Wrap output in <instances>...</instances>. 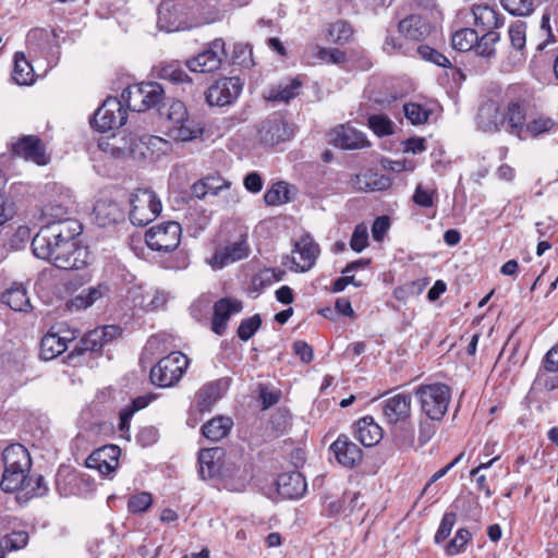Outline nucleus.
Wrapping results in <instances>:
<instances>
[{"label":"nucleus","mask_w":558,"mask_h":558,"mask_svg":"<svg viewBox=\"0 0 558 558\" xmlns=\"http://www.w3.org/2000/svg\"><path fill=\"white\" fill-rule=\"evenodd\" d=\"M153 502V495L148 492L134 494L128 500V511L132 514L144 513L151 507Z\"/></svg>","instance_id":"864d4df0"},{"label":"nucleus","mask_w":558,"mask_h":558,"mask_svg":"<svg viewBox=\"0 0 558 558\" xmlns=\"http://www.w3.org/2000/svg\"><path fill=\"white\" fill-rule=\"evenodd\" d=\"M474 24L483 32H497L504 24V17L487 4H475L472 7Z\"/></svg>","instance_id":"2f4dec72"},{"label":"nucleus","mask_w":558,"mask_h":558,"mask_svg":"<svg viewBox=\"0 0 558 558\" xmlns=\"http://www.w3.org/2000/svg\"><path fill=\"white\" fill-rule=\"evenodd\" d=\"M233 64L242 68H251L254 65L252 47L248 44L238 43L233 46L231 56Z\"/></svg>","instance_id":"6e6d98bb"},{"label":"nucleus","mask_w":558,"mask_h":558,"mask_svg":"<svg viewBox=\"0 0 558 558\" xmlns=\"http://www.w3.org/2000/svg\"><path fill=\"white\" fill-rule=\"evenodd\" d=\"M223 450L219 447L203 449L198 456L199 473L205 478H213L219 475Z\"/></svg>","instance_id":"473e14b6"},{"label":"nucleus","mask_w":558,"mask_h":558,"mask_svg":"<svg viewBox=\"0 0 558 558\" xmlns=\"http://www.w3.org/2000/svg\"><path fill=\"white\" fill-rule=\"evenodd\" d=\"M258 134L260 142L267 146H275L290 138L288 123L280 116H274L263 121Z\"/></svg>","instance_id":"5701e85b"},{"label":"nucleus","mask_w":558,"mask_h":558,"mask_svg":"<svg viewBox=\"0 0 558 558\" xmlns=\"http://www.w3.org/2000/svg\"><path fill=\"white\" fill-rule=\"evenodd\" d=\"M1 302L15 312H29L32 308L27 291L21 283H13L3 291Z\"/></svg>","instance_id":"f704fd0d"},{"label":"nucleus","mask_w":558,"mask_h":558,"mask_svg":"<svg viewBox=\"0 0 558 558\" xmlns=\"http://www.w3.org/2000/svg\"><path fill=\"white\" fill-rule=\"evenodd\" d=\"M129 218L132 225L144 227L154 221L161 213L162 205L150 189H137L130 195Z\"/></svg>","instance_id":"423d86ee"},{"label":"nucleus","mask_w":558,"mask_h":558,"mask_svg":"<svg viewBox=\"0 0 558 558\" xmlns=\"http://www.w3.org/2000/svg\"><path fill=\"white\" fill-rule=\"evenodd\" d=\"M243 85L239 76L219 78L208 87L206 101L209 106H229L239 98Z\"/></svg>","instance_id":"f8f14e48"},{"label":"nucleus","mask_w":558,"mask_h":558,"mask_svg":"<svg viewBox=\"0 0 558 558\" xmlns=\"http://www.w3.org/2000/svg\"><path fill=\"white\" fill-rule=\"evenodd\" d=\"M28 542V534L25 531H16L11 534L3 536L0 539V549L2 556H5L7 551L19 550L26 546Z\"/></svg>","instance_id":"3c124183"},{"label":"nucleus","mask_w":558,"mask_h":558,"mask_svg":"<svg viewBox=\"0 0 558 558\" xmlns=\"http://www.w3.org/2000/svg\"><path fill=\"white\" fill-rule=\"evenodd\" d=\"M100 331L95 328L94 330L88 331L84 335L80 342V347H75L73 352H85V351H98L100 350L106 342L104 341L102 337H100Z\"/></svg>","instance_id":"13d9d810"},{"label":"nucleus","mask_w":558,"mask_h":558,"mask_svg":"<svg viewBox=\"0 0 558 558\" xmlns=\"http://www.w3.org/2000/svg\"><path fill=\"white\" fill-rule=\"evenodd\" d=\"M109 293V286L100 282L96 286L85 288L66 301V308L71 312H78L93 306Z\"/></svg>","instance_id":"393cba45"},{"label":"nucleus","mask_w":558,"mask_h":558,"mask_svg":"<svg viewBox=\"0 0 558 558\" xmlns=\"http://www.w3.org/2000/svg\"><path fill=\"white\" fill-rule=\"evenodd\" d=\"M329 449L337 462L344 468H354L363 457L362 449L345 435H340Z\"/></svg>","instance_id":"412c9836"},{"label":"nucleus","mask_w":558,"mask_h":558,"mask_svg":"<svg viewBox=\"0 0 558 558\" xmlns=\"http://www.w3.org/2000/svg\"><path fill=\"white\" fill-rule=\"evenodd\" d=\"M75 338L63 325L53 326L41 339L40 357L50 361L68 349V343Z\"/></svg>","instance_id":"4468645a"},{"label":"nucleus","mask_w":558,"mask_h":558,"mask_svg":"<svg viewBox=\"0 0 558 558\" xmlns=\"http://www.w3.org/2000/svg\"><path fill=\"white\" fill-rule=\"evenodd\" d=\"M201 9L198 0H162L157 26L167 33L191 29L199 24L197 15Z\"/></svg>","instance_id":"f03ea898"},{"label":"nucleus","mask_w":558,"mask_h":558,"mask_svg":"<svg viewBox=\"0 0 558 558\" xmlns=\"http://www.w3.org/2000/svg\"><path fill=\"white\" fill-rule=\"evenodd\" d=\"M81 232V225L73 219H65L41 228L32 241L33 253L36 257L52 264L53 257L58 253V246L63 240L62 236L69 239L80 235Z\"/></svg>","instance_id":"7ed1b4c3"},{"label":"nucleus","mask_w":558,"mask_h":558,"mask_svg":"<svg viewBox=\"0 0 558 558\" xmlns=\"http://www.w3.org/2000/svg\"><path fill=\"white\" fill-rule=\"evenodd\" d=\"M189 366V359L181 352H172L159 360L150 369V380L161 388L174 386Z\"/></svg>","instance_id":"0eeeda50"},{"label":"nucleus","mask_w":558,"mask_h":558,"mask_svg":"<svg viewBox=\"0 0 558 558\" xmlns=\"http://www.w3.org/2000/svg\"><path fill=\"white\" fill-rule=\"evenodd\" d=\"M226 58V43L222 38H216L195 57L187 59L185 65L195 73H213L221 68Z\"/></svg>","instance_id":"6e6552de"},{"label":"nucleus","mask_w":558,"mask_h":558,"mask_svg":"<svg viewBox=\"0 0 558 558\" xmlns=\"http://www.w3.org/2000/svg\"><path fill=\"white\" fill-rule=\"evenodd\" d=\"M330 142L342 149H360L368 146L366 136L349 124H341L330 133Z\"/></svg>","instance_id":"4be33fe9"},{"label":"nucleus","mask_w":558,"mask_h":558,"mask_svg":"<svg viewBox=\"0 0 558 558\" xmlns=\"http://www.w3.org/2000/svg\"><path fill=\"white\" fill-rule=\"evenodd\" d=\"M422 411L434 421H439L446 414L451 392L450 388L441 383L420 385L415 390Z\"/></svg>","instance_id":"39448f33"},{"label":"nucleus","mask_w":558,"mask_h":558,"mask_svg":"<svg viewBox=\"0 0 558 558\" xmlns=\"http://www.w3.org/2000/svg\"><path fill=\"white\" fill-rule=\"evenodd\" d=\"M12 78L17 85H31L34 82L33 68L21 52L14 56Z\"/></svg>","instance_id":"a19ab883"},{"label":"nucleus","mask_w":558,"mask_h":558,"mask_svg":"<svg viewBox=\"0 0 558 558\" xmlns=\"http://www.w3.org/2000/svg\"><path fill=\"white\" fill-rule=\"evenodd\" d=\"M417 52L421 56L422 59L429 61L438 66L441 68H450L451 62L450 60L442 54L441 52L435 50L434 48L429 46H420L417 48Z\"/></svg>","instance_id":"0e129e2a"},{"label":"nucleus","mask_w":558,"mask_h":558,"mask_svg":"<svg viewBox=\"0 0 558 558\" xmlns=\"http://www.w3.org/2000/svg\"><path fill=\"white\" fill-rule=\"evenodd\" d=\"M136 136L118 133L99 142V148L114 158L136 159Z\"/></svg>","instance_id":"a211bd4d"},{"label":"nucleus","mask_w":558,"mask_h":558,"mask_svg":"<svg viewBox=\"0 0 558 558\" xmlns=\"http://www.w3.org/2000/svg\"><path fill=\"white\" fill-rule=\"evenodd\" d=\"M155 75L163 81L173 84H189L192 85L191 77L182 69L179 61L161 62L154 68Z\"/></svg>","instance_id":"e433bc0d"},{"label":"nucleus","mask_w":558,"mask_h":558,"mask_svg":"<svg viewBox=\"0 0 558 558\" xmlns=\"http://www.w3.org/2000/svg\"><path fill=\"white\" fill-rule=\"evenodd\" d=\"M128 119V112L122 101L117 97H108L96 110L90 124L99 132H107L122 126Z\"/></svg>","instance_id":"9d476101"},{"label":"nucleus","mask_w":558,"mask_h":558,"mask_svg":"<svg viewBox=\"0 0 558 558\" xmlns=\"http://www.w3.org/2000/svg\"><path fill=\"white\" fill-rule=\"evenodd\" d=\"M267 205L278 206L290 202V189L284 182L275 183L264 195Z\"/></svg>","instance_id":"8fccbe9b"},{"label":"nucleus","mask_w":558,"mask_h":558,"mask_svg":"<svg viewBox=\"0 0 558 558\" xmlns=\"http://www.w3.org/2000/svg\"><path fill=\"white\" fill-rule=\"evenodd\" d=\"M507 132L520 140H524V126H526V102L521 99L511 100L507 112L504 113Z\"/></svg>","instance_id":"a878e982"},{"label":"nucleus","mask_w":558,"mask_h":558,"mask_svg":"<svg viewBox=\"0 0 558 558\" xmlns=\"http://www.w3.org/2000/svg\"><path fill=\"white\" fill-rule=\"evenodd\" d=\"M136 160H156L168 155L172 144L156 135L144 134L136 136Z\"/></svg>","instance_id":"f3484780"},{"label":"nucleus","mask_w":558,"mask_h":558,"mask_svg":"<svg viewBox=\"0 0 558 558\" xmlns=\"http://www.w3.org/2000/svg\"><path fill=\"white\" fill-rule=\"evenodd\" d=\"M278 494L286 499H298L304 496L307 483L299 471L286 472L276 481Z\"/></svg>","instance_id":"b1692460"},{"label":"nucleus","mask_w":558,"mask_h":558,"mask_svg":"<svg viewBox=\"0 0 558 558\" xmlns=\"http://www.w3.org/2000/svg\"><path fill=\"white\" fill-rule=\"evenodd\" d=\"M477 32L473 28H461L453 33L451 37L452 47L459 51L473 50L477 40Z\"/></svg>","instance_id":"a18cd8bd"},{"label":"nucleus","mask_w":558,"mask_h":558,"mask_svg":"<svg viewBox=\"0 0 558 558\" xmlns=\"http://www.w3.org/2000/svg\"><path fill=\"white\" fill-rule=\"evenodd\" d=\"M319 254L318 243L310 234L302 235L293 245L291 270L295 272L311 270L315 266Z\"/></svg>","instance_id":"ddd939ff"},{"label":"nucleus","mask_w":558,"mask_h":558,"mask_svg":"<svg viewBox=\"0 0 558 558\" xmlns=\"http://www.w3.org/2000/svg\"><path fill=\"white\" fill-rule=\"evenodd\" d=\"M142 88L144 105H146L145 111L157 107L163 100L165 90L161 84L157 82L142 83Z\"/></svg>","instance_id":"de8ad7c7"},{"label":"nucleus","mask_w":558,"mask_h":558,"mask_svg":"<svg viewBox=\"0 0 558 558\" xmlns=\"http://www.w3.org/2000/svg\"><path fill=\"white\" fill-rule=\"evenodd\" d=\"M302 61L307 65L317 63L340 64L345 61V53L336 48L310 45L303 51Z\"/></svg>","instance_id":"bb28decb"},{"label":"nucleus","mask_w":558,"mask_h":558,"mask_svg":"<svg viewBox=\"0 0 558 558\" xmlns=\"http://www.w3.org/2000/svg\"><path fill=\"white\" fill-rule=\"evenodd\" d=\"M505 124L504 112L495 100L485 101L478 109L477 125L484 132H498Z\"/></svg>","instance_id":"cd10ccee"},{"label":"nucleus","mask_w":558,"mask_h":558,"mask_svg":"<svg viewBox=\"0 0 558 558\" xmlns=\"http://www.w3.org/2000/svg\"><path fill=\"white\" fill-rule=\"evenodd\" d=\"M368 126L378 136H386L393 133V123L385 114L369 116Z\"/></svg>","instance_id":"bf43d9fd"},{"label":"nucleus","mask_w":558,"mask_h":558,"mask_svg":"<svg viewBox=\"0 0 558 558\" xmlns=\"http://www.w3.org/2000/svg\"><path fill=\"white\" fill-rule=\"evenodd\" d=\"M301 85L302 84L299 78H292L284 85L280 84L277 88H271L268 92L266 99L270 101L288 102L299 94Z\"/></svg>","instance_id":"79ce46f5"},{"label":"nucleus","mask_w":558,"mask_h":558,"mask_svg":"<svg viewBox=\"0 0 558 558\" xmlns=\"http://www.w3.org/2000/svg\"><path fill=\"white\" fill-rule=\"evenodd\" d=\"M232 426L231 417L218 415L202 426V434L210 441H219L229 435Z\"/></svg>","instance_id":"4c0bfd02"},{"label":"nucleus","mask_w":558,"mask_h":558,"mask_svg":"<svg viewBox=\"0 0 558 558\" xmlns=\"http://www.w3.org/2000/svg\"><path fill=\"white\" fill-rule=\"evenodd\" d=\"M250 246L245 239L217 248L208 264L218 270L248 256Z\"/></svg>","instance_id":"6ab92c4d"},{"label":"nucleus","mask_w":558,"mask_h":558,"mask_svg":"<svg viewBox=\"0 0 558 558\" xmlns=\"http://www.w3.org/2000/svg\"><path fill=\"white\" fill-rule=\"evenodd\" d=\"M437 196L438 193L436 189L425 187L422 183H418L413 193L412 201L420 207L428 208L434 206Z\"/></svg>","instance_id":"4d7b16f0"},{"label":"nucleus","mask_w":558,"mask_h":558,"mask_svg":"<svg viewBox=\"0 0 558 558\" xmlns=\"http://www.w3.org/2000/svg\"><path fill=\"white\" fill-rule=\"evenodd\" d=\"M142 88L144 105H146L145 111L157 107L163 100L165 90L161 84L157 82L142 83Z\"/></svg>","instance_id":"09e8293b"},{"label":"nucleus","mask_w":558,"mask_h":558,"mask_svg":"<svg viewBox=\"0 0 558 558\" xmlns=\"http://www.w3.org/2000/svg\"><path fill=\"white\" fill-rule=\"evenodd\" d=\"M167 301V293L156 289L146 291L145 294L141 296V301L136 302V305H140L146 311H155L162 307Z\"/></svg>","instance_id":"603ef678"},{"label":"nucleus","mask_w":558,"mask_h":558,"mask_svg":"<svg viewBox=\"0 0 558 558\" xmlns=\"http://www.w3.org/2000/svg\"><path fill=\"white\" fill-rule=\"evenodd\" d=\"M166 116L168 135L174 141H193L203 134L202 126L189 117L187 109L181 100H173Z\"/></svg>","instance_id":"20e7f679"},{"label":"nucleus","mask_w":558,"mask_h":558,"mask_svg":"<svg viewBox=\"0 0 558 558\" xmlns=\"http://www.w3.org/2000/svg\"><path fill=\"white\" fill-rule=\"evenodd\" d=\"M3 474L0 487L5 493L21 490L17 500L26 502L34 497L45 496L49 488L43 475H29L32 459L21 444H11L2 451Z\"/></svg>","instance_id":"f257e3e1"},{"label":"nucleus","mask_w":558,"mask_h":558,"mask_svg":"<svg viewBox=\"0 0 558 558\" xmlns=\"http://www.w3.org/2000/svg\"><path fill=\"white\" fill-rule=\"evenodd\" d=\"M404 116L414 125H420L428 120L429 112L423 106L409 102L403 106Z\"/></svg>","instance_id":"680f3d73"},{"label":"nucleus","mask_w":558,"mask_h":558,"mask_svg":"<svg viewBox=\"0 0 558 558\" xmlns=\"http://www.w3.org/2000/svg\"><path fill=\"white\" fill-rule=\"evenodd\" d=\"M557 128V122L549 117H538L524 126V140L529 136L536 137L544 133H549Z\"/></svg>","instance_id":"49530a36"},{"label":"nucleus","mask_w":558,"mask_h":558,"mask_svg":"<svg viewBox=\"0 0 558 558\" xmlns=\"http://www.w3.org/2000/svg\"><path fill=\"white\" fill-rule=\"evenodd\" d=\"M502 8L512 15L526 16L534 11L533 0H501Z\"/></svg>","instance_id":"052dcab7"},{"label":"nucleus","mask_w":558,"mask_h":558,"mask_svg":"<svg viewBox=\"0 0 558 558\" xmlns=\"http://www.w3.org/2000/svg\"><path fill=\"white\" fill-rule=\"evenodd\" d=\"M368 245V229L365 223H359L352 233L350 246L354 252H362Z\"/></svg>","instance_id":"338daca9"},{"label":"nucleus","mask_w":558,"mask_h":558,"mask_svg":"<svg viewBox=\"0 0 558 558\" xmlns=\"http://www.w3.org/2000/svg\"><path fill=\"white\" fill-rule=\"evenodd\" d=\"M227 389L228 380L225 378L204 385L195 396V402L198 411L209 412Z\"/></svg>","instance_id":"c756f323"},{"label":"nucleus","mask_w":558,"mask_h":558,"mask_svg":"<svg viewBox=\"0 0 558 558\" xmlns=\"http://www.w3.org/2000/svg\"><path fill=\"white\" fill-rule=\"evenodd\" d=\"M181 235L182 228L179 222L166 221L149 228L145 233V242L153 251L168 253L179 246Z\"/></svg>","instance_id":"1a4fd4ad"},{"label":"nucleus","mask_w":558,"mask_h":558,"mask_svg":"<svg viewBox=\"0 0 558 558\" xmlns=\"http://www.w3.org/2000/svg\"><path fill=\"white\" fill-rule=\"evenodd\" d=\"M12 151L14 155L35 162L38 166H46L49 162L44 143L35 135L22 136L17 142L12 144Z\"/></svg>","instance_id":"dca6fc26"},{"label":"nucleus","mask_w":558,"mask_h":558,"mask_svg":"<svg viewBox=\"0 0 558 558\" xmlns=\"http://www.w3.org/2000/svg\"><path fill=\"white\" fill-rule=\"evenodd\" d=\"M390 228V220L387 216L377 217L372 226L373 239L380 242Z\"/></svg>","instance_id":"774afa93"},{"label":"nucleus","mask_w":558,"mask_h":558,"mask_svg":"<svg viewBox=\"0 0 558 558\" xmlns=\"http://www.w3.org/2000/svg\"><path fill=\"white\" fill-rule=\"evenodd\" d=\"M243 302L236 298H222L215 302L213 307L211 330L218 336H222L232 315L241 313Z\"/></svg>","instance_id":"2eb2a0df"},{"label":"nucleus","mask_w":558,"mask_h":558,"mask_svg":"<svg viewBox=\"0 0 558 558\" xmlns=\"http://www.w3.org/2000/svg\"><path fill=\"white\" fill-rule=\"evenodd\" d=\"M472 535L469 530L461 527L459 529L454 537L447 543L445 546V553L448 556H456L462 553L466 546V544L471 541Z\"/></svg>","instance_id":"5fc2aeb1"},{"label":"nucleus","mask_w":558,"mask_h":558,"mask_svg":"<svg viewBox=\"0 0 558 558\" xmlns=\"http://www.w3.org/2000/svg\"><path fill=\"white\" fill-rule=\"evenodd\" d=\"M353 35V29L351 25L342 20H338L333 23L328 24L323 29L324 39L327 43L343 45L350 40Z\"/></svg>","instance_id":"ea45409f"},{"label":"nucleus","mask_w":558,"mask_h":558,"mask_svg":"<svg viewBox=\"0 0 558 558\" xmlns=\"http://www.w3.org/2000/svg\"><path fill=\"white\" fill-rule=\"evenodd\" d=\"M508 39L518 60L523 61L525 59L526 23L523 21L512 22L508 27Z\"/></svg>","instance_id":"58836bf2"},{"label":"nucleus","mask_w":558,"mask_h":558,"mask_svg":"<svg viewBox=\"0 0 558 558\" xmlns=\"http://www.w3.org/2000/svg\"><path fill=\"white\" fill-rule=\"evenodd\" d=\"M121 450L116 445L104 446L95 450L86 460V465L98 470L102 475H109L119 465Z\"/></svg>","instance_id":"aec40b11"},{"label":"nucleus","mask_w":558,"mask_h":558,"mask_svg":"<svg viewBox=\"0 0 558 558\" xmlns=\"http://www.w3.org/2000/svg\"><path fill=\"white\" fill-rule=\"evenodd\" d=\"M499 40L500 34L498 32H486L481 37L477 35L473 51L476 56L490 59L496 54L495 45Z\"/></svg>","instance_id":"37998d69"},{"label":"nucleus","mask_w":558,"mask_h":558,"mask_svg":"<svg viewBox=\"0 0 558 558\" xmlns=\"http://www.w3.org/2000/svg\"><path fill=\"white\" fill-rule=\"evenodd\" d=\"M457 522V514L454 512H446L442 515L438 530L435 534L434 541L436 544L442 543L449 537L451 531Z\"/></svg>","instance_id":"69168bd1"},{"label":"nucleus","mask_w":558,"mask_h":558,"mask_svg":"<svg viewBox=\"0 0 558 558\" xmlns=\"http://www.w3.org/2000/svg\"><path fill=\"white\" fill-rule=\"evenodd\" d=\"M354 436L363 446L372 447L383 438V429L372 416H364L356 422Z\"/></svg>","instance_id":"7c9ffc66"},{"label":"nucleus","mask_w":558,"mask_h":558,"mask_svg":"<svg viewBox=\"0 0 558 558\" xmlns=\"http://www.w3.org/2000/svg\"><path fill=\"white\" fill-rule=\"evenodd\" d=\"M120 100L129 110L136 112L145 111L146 105H144L142 84L129 86L122 92Z\"/></svg>","instance_id":"c03bdc74"},{"label":"nucleus","mask_w":558,"mask_h":558,"mask_svg":"<svg viewBox=\"0 0 558 558\" xmlns=\"http://www.w3.org/2000/svg\"><path fill=\"white\" fill-rule=\"evenodd\" d=\"M262 325V318L258 314L253 315L250 318H245L240 323L238 328V337L242 341L250 340Z\"/></svg>","instance_id":"e2e57ef3"},{"label":"nucleus","mask_w":558,"mask_h":558,"mask_svg":"<svg viewBox=\"0 0 558 558\" xmlns=\"http://www.w3.org/2000/svg\"><path fill=\"white\" fill-rule=\"evenodd\" d=\"M95 220L98 226L107 227L123 219V211L114 201L101 199L94 207Z\"/></svg>","instance_id":"c9c22d12"},{"label":"nucleus","mask_w":558,"mask_h":558,"mask_svg":"<svg viewBox=\"0 0 558 558\" xmlns=\"http://www.w3.org/2000/svg\"><path fill=\"white\" fill-rule=\"evenodd\" d=\"M411 396L409 393H398L384 401V415L389 423L396 424L403 422L411 414Z\"/></svg>","instance_id":"c85d7f7f"},{"label":"nucleus","mask_w":558,"mask_h":558,"mask_svg":"<svg viewBox=\"0 0 558 558\" xmlns=\"http://www.w3.org/2000/svg\"><path fill=\"white\" fill-rule=\"evenodd\" d=\"M399 32L411 40H423L430 33V25L420 15H410L400 21Z\"/></svg>","instance_id":"72a5a7b5"},{"label":"nucleus","mask_w":558,"mask_h":558,"mask_svg":"<svg viewBox=\"0 0 558 558\" xmlns=\"http://www.w3.org/2000/svg\"><path fill=\"white\" fill-rule=\"evenodd\" d=\"M58 246V253L53 257L52 265L57 268L71 270L81 269L88 264L89 252L87 247L80 245L76 236H62Z\"/></svg>","instance_id":"9b49d317"}]
</instances>
